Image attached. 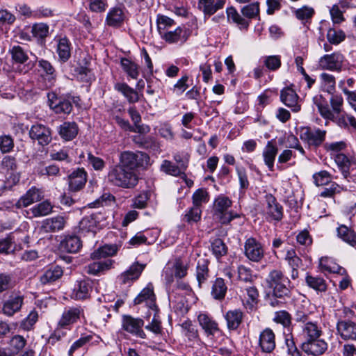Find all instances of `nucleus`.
Segmentation results:
<instances>
[{"mask_svg": "<svg viewBox=\"0 0 356 356\" xmlns=\"http://www.w3.org/2000/svg\"><path fill=\"white\" fill-rule=\"evenodd\" d=\"M126 18L124 9L114 7L109 10L106 17L107 25L113 27L120 26Z\"/></svg>", "mask_w": 356, "mask_h": 356, "instance_id": "cd10ccee", "label": "nucleus"}, {"mask_svg": "<svg viewBox=\"0 0 356 356\" xmlns=\"http://www.w3.org/2000/svg\"><path fill=\"white\" fill-rule=\"evenodd\" d=\"M33 36L38 40H44L49 33V27L44 23L34 24L31 29Z\"/></svg>", "mask_w": 356, "mask_h": 356, "instance_id": "4d7b16f0", "label": "nucleus"}, {"mask_svg": "<svg viewBox=\"0 0 356 356\" xmlns=\"http://www.w3.org/2000/svg\"><path fill=\"white\" fill-rule=\"evenodd\" d=\"M277 152V147L273 141H268L263 149L262 156L264 161L270 171L274 170V162Z\"/></svg>", "mask_w": 356, "mask_h": 356, "instance_id": "2f4dec72", "label": "nucleus"}, {"mask_svg": "<svg viewBox=\"0 0 356 356\" xmlns=\"http://www.w3.org/2000/svg\"><path fill=\"white\" fill-rule=\"evenodd\" d=\"M231 200L225 196L218 197L214 202L215 215L220 218L222 224L230 222L234 218L239 217L238 214H233L232 212H227V209L231 207Z\"/></svg>", "mask_w": 356, "mask_h": 356, "instance_id": "20e7f679", "label": "nucleus"}, {"mask_svg": "<svg viewBox=\"0 0 356 356\" xmlns=\"http://www.w3.org/2000/svg\"><path fill=\"white\" fill-rule=\"evenodd\" d=\"M338 236L345 242L351 245H356V234L354 231L349 229L346 226L341 225L337 229Z\"/></svg>", "mask_w": 356, "mask_h": 356, "instance_id": "5fc2aeb1", "label": "nucleus"}, {"mask_svg": "<svg viewBox=\"0 0 356 356\" xmlns=\"http://www.w3.org/2000/svg\"><path fill=\"white\" fill-rule=\"evenodd\" d=\"M188 36L186 30L178 26L173 31H168L161 38L170 44L178 42L182 44L187 40Z\"/></svg>", "mask_w": 356, "mask_h": 356, "instance_id": "c756f323", "label": "nucleus"}, {"mask_svg": "<svg viewBox=\"0 0 356 356\" xmlns=\"http://www.w3.org/2000/svg\"><path fill=\"white\" fill-rule=\"evenodd\" d=\"M343 57L341 54L334 53L322 56L318 61L321 70L340 71L342 67Z\"/></svg>", "mask_w": 356, "mask_h": 356, "instance_id": "f8f14e48", "label": "nucleus"}, {"mask_svg": "<svg viewBox=\"0 0 356 356\" xmlns=\"http://www.w3.org/2000/svg\"><path fill=\"white\" fill-rule=\"evenodd\" d=\"M118 252V247L115 245H105L95 250L90 255L92 259H100L107 257H112Z\"/></svg>", "mask_w": 356, "mask_h": 356, "instance_id": "79ce46f5", "label": "nucleus"}, {"mask_svg": "<svg viewBox=\"0 0 356 356\" xmlns=\"http://www.w3.org/2000/svg\"><path fill=\"white\" fill-rule=\"evenodd\" d=\"M12 59L17 63H24L29 58L27 52L20 46H13L10 50Z\"/></svg>", "mask_w": 356, "mask_h": 356, "instance_id": "6e6d98bb", "label": "nucleus"}, {"mask_svg": "<svg viewBox=\"0 0 356 356\" xmlns=\"http://www.w3.org/2000/svg\"><path fill=\"white\" fill-rule=\"evenodd\" d=\"M145 267V264H140L138 262L134 263L128 270L118 277L119 282L120 284L130 286L139 278Z\"/></svg>", "mask_w": 356, "mask_h": 356, "instance_id": "1a4fd4ad", "label": "nucleus"}, {"mask_svg": "<svg viewBox=\"0 0 356 356\" xmlns=\"http://www.w3.org/2000/svg\"><path fill=\"white\" fill-rule=\"evenodd\" d=\"M187 168V165L184 163L180 164V166L175 165L168 160H164L161 165V171L172 176L184 175V170Z\"/></svg>", "mask_w": 356, "mask_h": 356, "instance_id": "e433bc0d", "label": "nucleus"}, {"mask_svg": "<svg viewBox=\"0 0 356 356\" xmlns=\"http://www.w3.org/2000/svg\"><path fill=\"white\" fill-rule=\"evenodd\" d=\"M337 331L345 341H356V323L349 320H339L337 323Z\"/></svg>", "mask_w": 356, "mask_h": 356, "instance_id": "a211bd4d", "label": "nucleus"}, {"mask_svg": "<svg viewBox=\"0 0 356 356\" xmlns=\"http://www.w3.org/2000/svg\"><path fill=\"white\" fill-rule=\"evenodd\" d=\"M243 312L240 309L228 311L225 318L227 321V326L229 330H236L243 321Z\"/></svg>", "mask_w": 356, "mask_h": 356, "instance_id": "f704fd0d", "label": "nucleus"}, {"mask_svg": "<svg viewBox=\"0 0 356 356\" xmlns=\"http://www.w3.org/2000/svg\"><path fill=\"white\" fill-rule=\"evenodd\" d=\"M173 268L175 276L181 279L187 275L188 263L186 260H183L181 258H177L175 261Z\"/></svg>", "mask_w": 356, "mask_h": 356, "instance_id": "13d9d810", "label": "nucleus"}, {"mask_svg": "<svg viewBox=\"0 0 356 356\" xmlns=\"http://www.w3.org/2000/svg\"><path fill=\"white\" fill-rule=\"evenodd\" d=\"M266 206L265 207V213L270 220L280 221L283 216V208L277 202L276 198L271 194H267L265 196Z\"/></svg>", "mask_w": 356, "mask_h": 356, "instance_id": "9b49d317", "label": "nucleus"}, {"mask_svg": "<svg viewBox=\"0 0 356 356\" xmlns=\"http://www.w3.org/2000/svg\"><path fill=\"white\" fill-rule=\"evenodd\" d=\"M149 191H143L138 195L134 198L132 204L133 207L139 209L145 208L147 204V201L149 199Z\"/></svg>", "mask_w": 356, "mask_h": 356, "instance_id": "e2e57ef3", "label": "nucleus"}, {"mask_svg": "<svg viewBox=\"0 0 356 356\" xmlns=\"http://www.w3.org/2000/svg\"><path fill=\"white\" fill-rule=\"evenodd\" d=\"M326 131L319 129L303 128L300 137L309 145L319 146L325 140Z\"/></svg>", "mask_w": 356, "mask_h": 356, "instance_id": "2eb2a0df", "label": "nucleus"}, {"mask_svg": "<svg viewBox=\"0 0 356 356\" xmlns=\"http://www.w3.org/2000/svg\"><path fill=\"white\" fill-rule=\"evenodd\" d=\"M97 227V220L93 216L85 217L80 222V228L83 231L95 233Z\"/></svg>", "mask_w": 356, "mask_h": 356, "instance_id": "680f3d73", "label": "nucleus"}, {"mask_svg": "<svg viewBox=\"0 0 356 356\" xmlns=\"http://www.w3.org/2000/svg\"><path fill=\"white\" fill-rule=\"evenodd\" d=\"M144 321L140 318H135L130 316H124L122 321V327L129 333L142 339L145 337V334L143 330Z\"/></svg>", "mask_w": 356, "mask_h": 356, "instance_id": "ddd939ff", "label": "nucleus"}, {"mask_svg": "<svg viewBox=\"0 0 356 356\" xmlns=\"http://www.w3.org/2000/svg\"><path fill=\"white\" fill-rule=\"evenodd\" d=\"M181 332L189 346L200 348L202 346L197 327L191 321H185L181 324Z\"/></svg>", "mask_w": 356, "mask_h": 356, "instance_id": "423d86ee", "label": "nucleus"}, {"mask_svg": "<svg viewBox=\"0 0 356 356\" xmlns=\"http://www.w3.org/2000/svg\"><path fill=\"white\" fill-rule=\"evenodd\" d=\"M266 282L271 289V294L273 297L285 299L290 296L291 291L286 285V282H289V280L281 270L277 269L270 270Z\"/></svg>", "mask_w": 356, "mask_h": 356, "instance_id": "7ed1b4c3", "label": "nucleus"}, {"mask_svg": "<svg viewBox=\"0 0 356 356\" xmlns=\"http://www.w3.org/2000/svg\"><path fill=\"white\" fill-rule=\"evenodd\" d=\"M19 179L20 177L19 174L10 173L0 187V196L5 195L8 191H11L13 187L18 184Z\"/></svg>", "mask_w": 356, "mask_h": 356, "instance_id": "3c124183", "label": "nucleus"}, {"mask_svg": "<svg viewBox=\"0 0 356 356\" xmlns=\"http://www.w3.org/2000/svg\"><path fill=\"white\" fill-rule=\"evenodd\" d=\"M305 282L308 286L318 292H325L327 290V284L322 277L307 275Z\"/></svg>", "mask_w": 356, "mask_h": 356, "instance_id": "a18cd8bd", "label": "nucleus"}, {"mask_svg": "<svg viewBox=\"0 0 356 356\" xmlns=\"http://www.w3.org/2000/svg\"><path fill=\"white\" fill-rule=\"evenodd\" d=\"M69 189L76 192L81 190L87 181V173L83 168H78L68 177Z\"/></svg>", "mask_w": 356, "mask_h": 356, "instance_id": "4be33fe9", "label": "nucleus"}, {"mask_svg": "<svg viewBox=\"0 0 356 356\" xmlns=\"http://www.w3.org/2000/svg\"><path fill=\"white\" fill-rule=\"evenodd\" d=\"M302 334L305 340L318 339L322 334L321 327L316 323L306 322L302 326Z\"/></svg>", "mask_w": 356, "mask_h": 356, "instance_id": "a19ab883", "label": "nucleus"}, {"mask_svg": "<svg viewBox=\"0 0 356 356\" xmlns=\"http://www.w3.org/2000/svg\"><path fill=\"white\" fill-rule=\"evenodd\" d=\"M114 88L121 92L129 103H136L139 100L138 92L125 83H116Z\"/></svg>", "mask_w": 356, "mask_h": 356, "instance_id": "4c0bfd02", "label": "nucleus"}, {"mask_svg": "<svg viewBox=\"0 0 356 356\" xmlns=\"http://www.w3.org/2000/svg\"><path fill=\"white\" fill-rule=\"evenodd\" d=\"M213 254L219 259L227 253V248L225 243L220 238L215 239L211 245Z\"/></svg>", "mask_w": 356, "mask_h": 356, "instance_id": "bf43d9fd", "label": "nucleus"}, {"mask_svg": "<svg viewBox=\"0 0 356 356\" xmlns=\"http://www.w3.org/2000/svg\"><path fill=\"white\" fill-rule=\"evenodd\" d=\"M225 5V0H198L197 7L204 16H211Z\"/></svg>", "mask_w": 356, "mask_h": 356, "instance_id": "a878e982", "label": "nucleus"}, {"mask_svg": "<svg viewBox=\"0 0 356 356\" xmlns=\"http://www.w3.org/2000/svg\"><path fill=\"white\" fill-rule=\"evenodd\" d=\"M107 179L113 186L127 189L134 188L138 182V177L134 172L127 170L120 165L110 168Z\"/></svg>", "mask_w": 356, "mask_h": 356, "instance_id": "f03ea898", "label": "nucleus"}, {"mask_svg": "<svg viewBox=\"0 0 356 356\" xmlns=\"http://www.w3.org/2000/svg\"><path fill=\"white\" fill-rule=\"evenodd\" d=\"M334 161L342 170L346 172L352 164L356 165V156H353L349 159L344 154L338 153L334 156Z\"/></svg>", "mask_w": 356, "mask_h": 356, "instance_id": "864d4df0", "label": "nucleus"}, {"mask_svg": "<svg viewBox=\"0 0 356 356\" xmlns=\"http://www.w3.org/2000/svg\"><path fill=\"white\" fill-rule=\"evenodd\" d=\"M196 277L200 287L209 278L208 261L205 259H200L197 262L196 270Z\"/></svg>", "mask_w": 356, "mask_h": 356, "instance_id": "49530a36", "label": "nucleus"}, {"mask_svg": "<svg viewBox=\"0 0 356 356\" xmlns=\"http://www.w3.org/2000/svg\"><path fill=\"white\" fill-rule=\"evenodd\" d=\"M38 66L45 74V76L47 79V83H46L47 87H51L54 85L56 73V70L51 63L46 60L41 59L38 60Z\"/></svg>", "mask_w": 356, "mask_h": 356, "instance_id": "c9c22d12", "label": "nucleus"}, {"mask_svg": "<svg viewBox=\"0 0 356 356\" xmlns=\"http://www.w3.org/2000/svg\"><path fill=\"white\" fill-rule=\"evenodd\" d=\"M92 291L91 282L88 280L77 281L72 293V298L84 300L90 296Z\"/></svg>", "mask_w": 356, "mask_h": 356, "instance_id": "bb28decb", "label": "nucleus"}, {"mask_svg": "<svg viewBox=\"0 0 356 356\" xmlns=\"http://www.w3.org/2000/svg\"><path fill=\"white\" fill-rule=\"evenodd\" d=\"M121 66L123 70L131 79H136L139 76V67L137 64L127 58L121 59Z\"/></svg>", "mask_w": 356, "mask_h": 356, "instance_id": "603ef678", "label": "nucleus"}, {"mask_svg": "<svg viewBox=\"0 0 356 356\" xmlns=\"http://www.w3.org/2000/svg\"><path fill=\"white\" fill-rule=\"evenodd\" d=\"M24 303V296L12 295L3 302L2 312L7 316H13L20 311Z\"/></svg>", "mask_w": 356, "mask_h": 356, "instance_id": "393cba45", "label": "nucleus"}, {"mask_svg": "<svg viewBox=\"0 0 356 356\" xmlns=\"http://www.w3.org/2000/svg\"><path fill=\"white\" fill-rule=\"evenodd\" d=\"M209 201V194L204 188L197 189L193 195V205L199 207L202 204Z\"/></svg>", "mask_w": 356, "mask_h": 356, "instance_id": "0e129e2a", "label": "nucleus"}, {"mask_svg": "<svg viewBox=\"0 0 356 356\" xmlns=\"http://www.w3.org/2000/svg\"><path fill=\"white\" fill-rule=\"evenodd\" d=\"M29 136L42 146L48 145L51 140L50 129L40 124H36L31 127Z\"/></svg>", "mask_w": 356, "mask_h": 356, "instance_id": "4468645a", "label": "nucleus"}, {"mask_svg": "<svg viewBox=\"0 0 356 356\" xmlns=\"http://www.w3.org/2000/svg\"><path fill=\"white\" fill-rule=\"evenodd\" d=\"M53 210V205L49 200H44L34 207L30 211L33 217H42L50 214Z\"/></svg>", "mask_w": 356, "mask_h": 356, "instance_id": "37998d69", "label": "nucleus"}, {"mask_svg": "<svg viewBox=\"0 0 356 356\" xmlns=\"http://www.w3.org/2000/svg\"><path fill=\"white\" fill-rule=\"evenodd\" d=\"M244 254L250 261L259 263L264 257V249L259 241L250 237L245 241Z\"/></svg>", "mask_w": 356, "mask_h": 356, "instance_id": "39448f33", "label": "nucleus"}, {"mask_svg": "<svg viewBox=\"0 0 356 356\" xmlns=\"http://www.w3.org/2000/svg\"><path fill=\"white\" fill-rule=\"evenodd\" d=\"M320 78L325 90L329 93H332L334 91L336 84L334 76L324 72L321 74Z\"/></svg>", "mask_w": 356, "mask_h": 356, "instance_id": "052dcab7", "label": "nucleus"}, {"mask_svg": "<svg viewBox=\"0 0 356 356\" xmlns=\"http://www.w3.org/2000/svg\"><path fill=\"white\" fill-rule=\"evenodd\" d=\"M298 99L296 91L289 87L281 90L280 99L282 102L290 108L293 112L297 113L300 111L301 106Z\"/></svg>", "mask_w": 356, "mask_h": 356, "instance_id": "412c9836", "label": "nucleus"}, {"mask_svg": "<svg viewBox=\"0 0 356 356\" xmlns=\"http://www.w3.org/2000/svg\"><path fill=\"white\" fill-rule=\"evenodd\" d=\"M333 122H334L341 128H352L356 130L355 118L347 113H341L339 115H336Z\"/></svg>", "mask_w": 356, "mask_h": 356, "instance_id": "58836bf2", "label": "nucleus"}, {"mask_svg": "<svg viewBox=\"0 0 356 356\" xmlns=\"http://www.w3.org/2000/svg\"><path fill=\"white\" fill-rule=\"evenodd\" d=\"M88 8L93 13H103L108 7L107 0H87Z\"/></svg>", "mask_w": 356, "mask_h": 356, "instance_id": "338daca9", "label": "nucleus"}, {"mask_svg": "<svg viewBox=\"0 0 356 356\" xmlns=\"http://www.w3.org/2000/svg\"><path fill=\"white\" fill-rule=\"evenodd\" d=\"M63 273L62 268L56 266L44 271L40 280L42 284H50L60 278Z\"/></svg>", "mask_w": 356, "mask_h": 356, "instance_id": "ea45409f", "label": "nucleus"}, {"mask_svg": "<svg viewBox=\"0 0 356 356\" xmlns=\"http://www.w3.org/2000/svg\"><path fill=\"white\" fill-rule=\"evenodd\" d=\"M314 102L316 105L321 115L325 119L334 121L336 115L330 109L328 105L324 102L321 96L315 97Z\"/></svg>", "mask_w": 356, "mask_h": 356, "instance_id": "de8ad7c7", "label": "nucleus"}, {"mask_svg": "<svg viewBox=\"0 0 356 356\" xmlns=\"http://www.w3.org/2000/svg\"><path fill=\"white\" fill-rule=\"evenodd\" d=\"M302 349L308 355H320L327 349V344L324 340L319 339V338L309 339L302 343Z\"/></svg>", "mask_w": 356, "mask_h": 356, "instance_id": "6ab92c4d", "label": "nucleus"}, {"mask_svg": "<svg viewBox=\"0 0 356 356\" xmlns=\"http://www.w3.org/2000/svg\"><path fill=\"white\" fill-rule=\"evenodd\" d=\"M58 134L65 141L73 140L78 134V125L74 122H65L58 128Z\"/></svg>", "mask_w": 356, "mask_h": 356, "instance_id": "7c9ffc66", "label": "nucleus"}, {"mask_svg": "<svg viewBox=\"0 0 356 356\" xmlns=\"http://www.w3.org/2000/svg\"><path fill=\"white\" fill-rule=\"evenodd\" d=\"M259 346L264 353L273 352L275 348V336L271 329L266 328L260 333Z\"/></svg>", "mask_w": 356, "mask_h": 356, "instance_id": "b1692460", "label": "nucleus"}, {"mask_svg": "<svg viewBox=\"0 0 356 356\" xmlns=\"http://www.w3.org/2000/svg\"><path fill=\"white\" fill-rule=\"evenodd\" d=\"M48 97L49 106L56 113H70L73 107L70 101L58 98L54 93L49 94Z\"/></svg>", "mask_w": 356, "mask_h": 356, "instance_id": "5701e85b", "label": "nucleus"}, {"mask_svg": "<svg viewBox=\"0 0 356 356\" xmlns=\"http://www.w3.org/2000/svg\"><path fill=\"white\" fill-rule=\"evenodd\" d=\"M241 13V14L234 6L227 7L226 9L227 21L236 24L240 30L247 31L250 26V19H259V3L253 2L243 6Z\"/></svg>", "mask_w": 356, "mask_h": 356, "instance_id": "f257e3e1", "label": "nucleus"}, {"mask_svg": "<svg viewBox=\"0 0 356 356\" xmlns=\"http://www.w3.org/2000/svg\"><path fill=\"white\" fill-rule=\"evenodd\" d=\"M245 291L248 297L246 305L249 309H252L257 304L259 291L255 286H249L245 289Z\"/></svg>", "mask_w": 356, "mask_h": 356, "instance_id": "69168bd1", "label": "nucleus"}, {"mask_svg": "<svg viewBox=\"0 0 356 356\" xmlns=\"http://www.w3.org/2000/svg\"><path fill=\"white\" fill-rule=\"evenodd\" d=\"M319 266L322 270L330 273H339L343 275L346 273V270L338 265L332 262L327 257H322L319 261Z\"/></svg>", "mask_w": 356, "mask_h": 356, "instance_id": "8fccbe9b", "label": "nucleus"}, {"mask_svg": "<svg viewBox=\"0 0 356 356\" xmlns=\"http://www.w3.org/2000/svg\"><path fill=\"white\" fill-rule=\"evenodd\" d=\"M42 198V191L35 186H33L18 200L15 206L17 209H22L40 201Z\"/></svg>", "mask_w": 356, "mask_h": 356, "instance_id": "f3484780", "label": "nucleus"}, {"mask_svg": "<svg viewBox=\"0 0 356 356\" xmlns=\"http://www.w3.org/2000/svg\"><path fill=\"white\" fill-rule=\"evenodd\" d=\"M227 287L222 278H217L213 284L211 296L216 300H222L225 298Z\"/></svg>", "mask_w": 356, "mask_h": 356, "instance_id": "09e8293b", "label": "nucleus"}, {"mask_svg": "<svg viewBox=\"0 0 356 356\" xmlns=\"http://www.w3.org/2000/svg\"><path fill=\"white\" fill-rule=\"evenodd\" d=\"M147 159V154L142 152H124L120 157V164L123 168H128L131 170L140 165H143V161Z\"/></svg>", "mask_w": 356, "mask_h": 356, "instance_id": "0eeeda50", "label": "nucleus"}, {"mask_svg": "<svg viewBox=\"0 0 356 356\" xmlns=\"http://www.w3.org/2000/svg\"><path fill=\"white\" fill-rule=\"evenodd\" d=\"M273 321L282 324L284 327H288L291 323V317L289 312L282 310L275 313Z\"/></svg>", "mask_w": 356, "mask_h": 356, "instance_id": "774afa93", "label": "nucleus"}, {"mask_svg": "<svg viewBox=\"0 0 356 356\" xmlns=\"http://www.w3.org/2000/svg\"><path fill=\"white\" fill-rule=\"evenodd\" d=\"M175 21L163 15L159 14L156 16L157 31L161 37L175 25Z\"/></svg>", "mask_w": 356, "mask_h": 356, "instance_id": "c03bdc74", "label": "nucleus"}, {"mask_svg": "<svg viewBox=\"0 0 356 356\" xmlns=\"http://www.w3.org/2000/svg\"><path fill=\"white\" fill-rule=\"evenodd\" d=\"M113 261L111 259L94 261L86 267V271L90 275H97L99 273L111 269L113 266Z\"/></svg>", "mask_w": 356, "mask_h": 356, "instance_id": "72a5a7b5", "label": "nucleus"}, {"mask_svg": "<svg viewBox=\"0 0 356 356\" xmlns=\"http://www.w3.org/2000/svg\"><path fill=\"white\" fill-rule=\"evenodd\" d=\"M66 218L61 216L47 218L43 220L42 228L45 232H55L63 229L66 224Z\"/></svg>", "mask_w": 356, "mask_h": 356, "instance_id": "c85d7f7f", "label": "nucleus"}, {"mask_svg": "<svg viewBox=\"0 0 356 356\" xmlns=\"http://www.w3.org/2000/svg\"><path fill=\"white\" fill-rule=\"evenodd\" d=\"M60 249L69 253L77 252L82 246L81 239L74 235L65 236L60 243Z\"/></svg>", "mask_w": 356, "mask_h": 356, "instance_id": "473e14b6", "label": "nucleus"}, {"mask_svg": "<svg viewBox=\"0 0 356 356\" xmlns=\"http://www.w3.org/2000/svg\"><path fill=\"white\" fill-rule=\"evenodd\" d=\"M143 302H145L146 305L154 312L157 311L156 297L154 293L153 286L151 284H149L145 288H144L134 299L135 305H138Z\"/></svg>", "mask_w": 356, "mask_h": 356, "instance_id": "aec40b11", "label": "nucleus"}, {"mask_svg": "<svg viewBox=\"0 0 356 356\" xmlns=\"http://www.w3.org/2000/svg\"><path fill=\"white\" fill-rule=\"evenodd\" d=\"M200 326L209 338H212L220 333L218 323L207 313H200L197 316Z\"/></svg>", "mask_w": 356, "mask_h": 356, "instance_id": "9d476101", "label": "nucleus"}, {"mask_svg": "<svg viewBox=\"0 0 356 356\" xmlns=\"http://www.w3.org/2000/svg\"><path fill=\"white\" fill-rule=\"evenodd\" d=\"M83 316V309L80 306L65 307L58 321L60 327H67L76 323Z\"/></svg>", "mask_w": 356, "mask_h": 356, "instance_id": "6e6552de", "label": "nucleus"}, {"mask_svg": "<svg viewBox=\"0 0 356 356\" xmlns=\"http://www.w3.org/2000/svg\"><path fill=\"white\" fill-rule=\"evenodd\" d=\"M55 51L58 56L60 63L67 62L71 57L72 44L66 37H56L54 38Z\"/></svg>", "mask_w": 356, "mask_h": 356, "instance_id": "dca6fc26", "label": "nucleus"}]
</instances>
